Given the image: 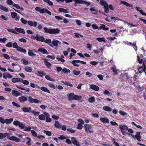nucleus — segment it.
I'll return each instance as SVG.
<instances>
[{
    "mask_svg": "<svg viewBox=\"0 0 146 146\" xmlns=\"http://www.w3.org/2000/svg\"><path fill=\"white\" fill-rule=\"evenodd\" d=\"M119 128L121 130V132L123 135H125L127 134L129 135L130 133L133 132V131L131 128H128L125 125H119Z\"/></svg>",
    "mask_w": 146,
    "mask_h": 146,
    "instance_id": "nucleus-1",
    "label": "nucleus"
},
{
    "mask_svg": "<svg viewBox=\"0 0 146 146\" xmlns=\"http://www.w3.org/2000/svg\"><path fill=\"white\" fill-rule=\"evenodd\" d=\"M66 3H68L74 1L77 4H84L88 5H90V3L82 0H65Z\"/></svg>",
    "mask_w": 146,
    "mask_h": 146,
    "instance_id": "nucleus-2",
    "label": "nucleus"
},
{
    "mask_svg": "<svg viewBox=\"0 0 146 146\" xmlns=\"http://www.w3.org/2000/svg\"><path fill=\"white\" fill-rule=\"evenodd\" d=\"M13 124L16 126H19L22 129H24L25 126V124L24 123L18 121H14Z\"/></svg>",
    "mask_w": 146,
    "mask_h": 146,
    "instance_id": "nucleus-3",
    "label": "nucleus"
},
{
    "mask_svg": "<svg viewBox=\"0 0 146 146\" xmlns=\"http://www.w3.org/2000/svg\"><path fill=\"white\" fill-rule=\"evenodd\" d=\"M13 48L17 49V50L21 52H23L24 53H25L26 52V50L24 49H23L19 46L16 42H14L13 44Z\"/></svg>",
    "mask_w": 146,
    "mask_h": 146,
    "instance_id": "nucleus-4",
    "label": "nucleus"
},
{
    "mask_svg": "<svg viewBox=\"0 0 146 146\" xmlns=\"http://www.w3.org/2000/svg\"><path fill=\"white\" fill-rule=\"evenodd\" d=\"M84 127L86 133H88L93 132V130L91 129L92 127L91 125L85 124L84 125Z\"/></svg>",
    "mask_w": 146,
    "mask_h": 146,
    "instance_id": "nucleus-5",
    "label": "nucleus"
},
{
    "mask_svg": "<svg viewBox=\"0 0 146 146\" xmlns=\"http://www.w3.org/2000/svg\"><path fill=\"white\" fill-rule=\"evenodd\" d=\"M141 132H136L135 135H134L130 133L129 134V135H131L133 138H135L140 141H141L140 139L141 138V136L140 135Z\"/></svg>",
    "mask_w": 146,
    "mask_h": 146,
    "instance_id": "nucleus-6",
    "label": "nucleus"
},
{
    "mask_svg": "<svg viewBox=\"0 0 146 146\" xmlns=\"http://www.w3.org/2000/svg\"><path fill=\"white\" fill-rule=\"evenodd\" d=\"M28 101L30 103H42V101L39 100H38L36 99H33L31 96L29 97Z\"/></svg>",
    "mask_w": 146,
    "mask_h": 146,
    "instance_id": "nucleus-7",
    "label": "nucleus"
},
{
    "mask_svg": "<svg viewBox=\"0 0 146 146\" xmlns=\"http://www.w3.org/2000/svg\"><path fill=\"white\" fill-rule=\"evenodd\" d=\"M27 23L29 26L31 27L34 26L35 27H36L37 25V23L35 21H28Z\"/></svg>",
    "mask_w": 146,
    "mask_h": 146,
    "instance_id": "nucleus-8",
    "label": "nucleus"
},
{
    "mask_svg": "<svg viewBox=\"0 0 146 146\" xmlns=\"http://www.w3.org/2000/svg\"><path fill=\"white\" fill-rule=\"evenodd\" d=\"M8 138L10 140L14 141L16 142H19L20 141L19 138L14 136L8 137Z\"/></svg>",
    "mask_w": 146,
    "mask_h": 146,
    "instance_id": "nucleus-9",
    "label": "nucleus"
},
{
    "mask_svg": "<svg viewBox=\"0 0 146 146\" xmlns=\"http://www.w3.org/2000/svg\"><path fill=\"white\" fill-rule=\"evenodd\" d=\"M100 120L103 123H109V119L106 117H100Z\"/></svg>",
    "mask_w": 146,
    "mask_h": 146,
    "instance_id": "nucleus-10",
    "label": "nucleus"
},
{
    "mask_svg": "<svg viewBox=\"0 0 146 146\" xmlns=\"http://www.w3.org/2000/svg\"><path fill=\"white\" fill-rule=\"evenodd\" d=\"M71 141L74 145L76 146H80L79 142L75 137H72L71 138Z\"/></svg>",
    "mask_w": 146,
    "mask_h": 146,
    "instance_id": "nucleus-11",
    "label": "nucleus"
},
{
    "mask_svg": "<svg viewBox=\"0 0 146 146\" xmlns=\"http://www.w3.org/2000/svg\"><path fill=\"white\" fill-rule=\"evenodd\" d=\"M36 40L39 41L43 42L44 40V38L42 36H40L38 34L36 35Z\"/></svg>",
    "mask_w": 146,
    "mask_h": 146,
    "instance_id": "nucleus-12",
    "label": "nucleus"
},
{
    "mask_svg": "<svg viewBox=\"0 0 146 146\" xmlns=\"http://www.w3.org/2000/svg\"><path fill=\"white\" fill-rule=\"evenodd\" d=\"M52 45H53L56 47H57L58 46V44H61V43L60 42L55 39L53 40L52 41Z\"/></svg>",
    "mask_w": 146,
    "mask_h": 146,
    "instance_id": "nucleus-13",
    "label": "nucleus"
},
{
    "mask_svg": "<svg viewBox=\"0 0 146 146\" xmlns=\"http://www.w3.org/2000/svg\"><path fill=\"white\" fill-rule=\"evenodd\" d=\"M43 114L46 116L45 119L46 120V121L47 122H50L51 119L49 118L50 116L49 114L45 112H43Z\"/></svg>",
    "mask_w": 146,
    "mask_h": 146,
    "instance_id": "nucleus-14",
    "label": "nucleus"
},
{
    "mask_svg": "<svg viewBox=\"0 0 146 146\" xmlns=\"http://www.w3.org/2000/svg\"><path fill=\"white\" fill-rule=\"evenodd\" d=\"M30 113L33 114L35 116H38L40 113V112L37 111L36 109L30 111Z\"/></svg>",
    "mask_w": 146,
    "mask_h": 146,
    "instance_id": "nucleus-15",
    "label": "nucleus"
},
{
    "mask_svg": "<svg viewBox=\"0 0 146 146\" xmlns=\"http://www.w3.org/2000/svg\"><path fill=\"white\" fill-rule=\"evenodd\" d=\"M15 30L16 31L19 33H22L23 34L25 33V32L24 30L22 29L15 27Z\"/></svg>",
    "mask_w": 146,
    "mask_h": 146,
    "instance_id": "nucleus-16",
    "label": "nucleus"
},
{
    "mask_svg": "<svg viewBox=\"0 0 146 146\" xmlns=\"http://www.w3.org/2000/svg\"><path fill=\"white\" fill-rule=\"evenodd\" d=\"M60 30L58 29H51L50 34H58Z\"/></svg>",
    "mask_w": 146,
    "mask_h": 146,
    "instance_id": "nucleus-17",
    "label": "nucleus"
},
{
    "mask_svg": "<svg viewBox=\"0 0 146 146\" xmlns=\"http://www.w3.org/2000/svg\"><path fill=\"white\" fill-rule=\"evenodd\" d=\"M38 51L44 54H48L47 52L46 49L45 48H40L38 49Z\"/></svg>",
    "mask_w": 146,
    "mask_h": 146,
    "instance_id": "nucleus-18",
    "label": "nucleus"
},
{
    "mask_svg": "<svg viewBox=\"0 0 146 146\" xmlns=\"http://www.w3.org/2000/svg\"><path fill=\"white\" fill-rule=\"evenodd\" d=\"M43 41L46 43L48 44L51 47H53V46L52 44L51 40L50 39H46V40L44 39Z\"/></svg>",
    "mask_w": 146,
    "mask_h": 146,
    "instance_id": "nucleus-19",
    "label": "nucleus"
},
{
    "mask_svg": "<svg viewBox=\"0 0 146 146\" xmlns=\"http://www.w3.org/2000/svg\"><path fill=\"white\" fill-rule=\"evenodd\" d=\"M138 70L139 73L141 74L142 73L143 71L145 72L146 70L145 66L144 65L143 66H141L138 68Z\"/></svg>",
    "mask_w": 146,
    "mask_h": 146,
    "instance_id": "nucleus-20",
    "label": "nucleus"
},
{
    "mask_svg": "<svg viewBox=\"0 0 146 146\" xmlns=\"http://www.w3.org/2000/svg\"><path fill=\"white\" fill-rule=\"evenodd\" d=\"M68 99L69 100H72L74 99V94L71 93L69 94L68 95Z\"/></svg>",
    "mask_w": 146,
    "mask_h": 146,
    "instance_id": "nucleus-21",
    "label": "nucleus"
},
{
    "mask_svg": "<svg viewBox=\"0 0 146 146\" xmlns=\"http://www.w3.org/2000/svg\"><path fill=\"white\" fill-rule=\"evenodd\" d=\"M35 9L36 11L39 12L40 13H43L44 12V9H41V8L39 7H36Z\"/></svg>",
    "mask_w": 146,
    "mask_h": 146,
    "instance_id": "nucleus-22",
    "label": "nucleus"
},
{
    "mask_svg": "<svg viewBox=\"0 0 146 146\" xmlns=\"http://www.w3.org/2000/svg\"><path fill=\"white\" fill-rule=\"evenodd\" d=\"M79 60H73L72 61L70 62L72 64H73V65L74 66H79V65L77 64L76 63H79Z\"/></svg>",
    "mask_w": 146,
    "mask_h": 146,
    "instance_id": "nucleus-23",
    "label": "nucleus"
},
{
    "mask_svg": "<svg viewBox=\"0 0 146 146\" xmlns=\"http://www.w3.org/2000/svg\"><path fill=\"white\" fill-rule=\"evenodd\" d=\"M31 108L30 107H24L22 108L23 111L25 112H29L31 111Z\"/></svg>",
    "mask_w": 146,
    "mask_h": 146,
    "instance_id": "nucleus-24",
    "label": "nucleus"
},
{
    "mask_svg": "<svg viewBox=\"0 0 146 146\" xmlns=\"http://www.w3.org/2000/svg\"><path fill=\"white\" fill-rule=\"evenodd\" d=\"M38 119L40 120H45L46 116L43 113L39 115Z\"/></svg>",
    "mask_w": 146,
    "mask_h": 146,
    "instance_id": "nucleus-25",
    "label": "nucleus"
},
{
    "mask_svg": "<svg viewBox=\"0 0 146 146\" xmlns=\"http://www.w3.org/2000/svg\"><path fill=\"white\" fill-rule=\"evenodd\" d=\"M90 88L93 90L95 91H98L99 89L98 86L94 85H91L90 86Z\"/></svg>",
    "mask_w": 146,
    "mask_h": 146,
    "instance_id": "nucleus-26",
    "label": "nucleus"
},
{
    "mask_svg": "<svg viewBox=\"0 0 146 146\" xmlns=\"http://www.w3.org/2000/svg\"><path fill=\"white\" fill-rule=\"evenodd\" d=\"M103 109L105 111H107L108 112L111 111L112 109L109 107L108 106H105L103 107Z\"/></svg>",
    "mask_w": 146,
    "mask_h": 146,
    "instance_id": "nucleus-27",
    "label": "nucleus"
},
{
    "mask_svg": "<svg viewBox=\"0 0 146 146\" xmlns=\"http://www.w3.org/2000/svg\"><path fill=\"white\" fill-rule=\"evenodd\" d=\"M99 29H103L104 30H108L109 29L108 27H106V26L104 25H101Z\"/></svg>",
    "mask_w": 146,
    "mask_h": 146,
    "instance_id": "nucleus-28",
    "label": "nucleus"
},
{
    "mask_svg": "<svg viewBox=\"0 0 146 146\" xmlns=\"http://www.w3.org/2000/svg\"><path fill=\"white\" fill-rule=\"evenodd\" d=\"M64 56L63 55L61 56L60 58H59L58 57H57L56 58V59L58 60L61 61L62 62H64L65 61V60L64 59Z\"/></svg>",
    "mask_w": 146,
    "mask_h": 146,
    "instance_id": "nucleus-29",
    "label": "nucleus"
},
{
    "mask_svg": "<svg viewBox=\"0 0 146 146\" xmlns=\"http://www.w3.org/2000/svg\"><path fill=\"white\" fill-rule=\"evenodd\" d=\"M8 135H9V134L7 133H5L3 134L0 133V139H3L6 136Z\"/></svg>",
    "mask_w": 146,
    "mask_h": 146,
    "instance_id": "nucleus-30",
    "label": "nucleus"
},
{
    "mask_svg": "<svg viewBox=\"0 0 146 146\" xmlns=\"http://www.w3.org/2000/svg\"><path fill=\"white\" fill-rule=\"evenodd\" d=\"M58 11L60 12H63L64 13H68V11L66 9L62 8H60L58 9Z\"/></svg>",
    "mask_w": 146,
    "mask_h": 146,
    "instance_id": "nucleus-31",
    "label": "nucleus"
},
{
    "mask_svg": "<svg viewBox=\"0 0 146 146\" xmlns=\"http://www.w3.org/2000/svg\"><path fill=\"white\" fill-rule=\"evenodd\" d=\"M55 127L58 128H60L61 127V125L60 124L59 122L58 121H56L55 123L54 124Z\"/></svg>",
    "mask_w": 146,
    "mask_h": 146,
    "instance_id": "nucleus-32",
    "label": "nucleus"
},
{
    "mask_svg": "<svg viewBox=\"0 0 146 146\" xmlns=\"http://www.w3.org/2000/svg\"><path fill=\"white\" fill-rule=\"evenodd\" d=\"M82 98V97L80 96L74 95V100H80Z\"/></svg>",
    "mask_w": 146,
    "mask_h": 146,
    "instance_id": "nucleus-33",
    "label": "nucleus"
},
{
    "mask_svg": "<svg viewBox=\"0 0 146 146\" xmlns=\"http://www.w3.org/2000/svg\"><path fill=\"white\" fill-rule=\"evenodd\" d=\"M26 139L27 140V141L26 143V144L29 146H30L31 145V139L29 137H27L26 138Z\"/></svg>",
    "mask_w": 146,
    "mask_h": 146,
    "instance_id": "nucleus-34",
    "label": "nucleus"
},
{
    "mask_svg": "<svg viewBox=\"0 0 146 146\" xmlns=\"http://www.w3.org/2000/svg\"><path fill=\"white\" fill-rule=\"evenodd\" d=\"M24 69L26 71L28 72H31L32 71V68L30 67L26 66Z\"/></svg>",
    "mask_w": 146,
    "mask_h": 146,
    "instance_id": "nucleus-35",
    "label": "nucleus"
},
{
    "mask_svg": "<svg viewBox=\"0 0 146 146\" xmlns=\"http://www.w3.org/2000/svg\"><path fill=\"white\" fill-rule=\"evenodd\" d=\"M37 74L38 75V76H40L41 77H43L44 76H45V73H44V72L42 71H37Z\"/></svg>",
    "mask_w": 146,
    "mask_h": 146,
    "instance_id": "nucleus-36",
    "label": "nucleus"
},
{
    "mask_svg": "<svg viewBox=\"0 0 146 146\" xmlns=\"http://www.w3.org/2000/svg\"><path fill=\"white\" fill-rule=\"evenodd\" d=\"M27 100V98L25 97L22 96L19 98V100L21 102L25 101Z\"/></svg>",
    "mask_w": 146,
    "mask_h": 146,
    "instance_id": "nucleus-37",
    "label": "nucleus"
},
{
    "mask_svg": "<svg viewBox=\"0 0 146 146\" xmlns=\"http://www.w3.org/2000/svg\"><path fill=\"white\" fill-rule=\"evenodd\" d=\"M28 54L29 56H36V54L31 50L29 49L28 50Z\"/></svg>",
    "mask_w": 146,
    "mask_h": 146,
    "instance_id": "nucleus-38",
    "label": "nucleus"
},
{
    "mask_svg": "<svg viewBox=\"0 0 146 146\" xmlns=\"http://www.w3.org/2000/svg\"><path fill=\"white\" fill-rule=\"evenodd\" d=\"M13 119L12 118L6 119L5 120V122L7 124L13 122Z\"/></svg>",
    "mask_w": 146,
    "mask_h": 146,
    "instance_id": "nucleus-39",
    "label": "nucleus"
},
{
    "mask_svg": "<svg viewBox=\"0 0 146 146\" xmlns=\"http://www.w3.org/2000/svg\"><path fill=\"white\" fill-rule=\"evenodd\" d=\"M62 72L64 73L67 74L70 72V71L68 69L64 68L62 70Z\"/></svg>",
    "mask_w": 146,
    "mask_h": 146,
    "instance_id": "nucleus-40",
    "label": "nucleus"
},
{
    "mask_svg": "<svg viewBox=\"0 0 146 146\" xmlns=\"http://www.w3.org/2000/svg\"><path fill=\"white\" fill-rule=\"evenodd\" d=\"M100 4L101 5L104 6V7L107 5L108 4L104 0H101L100 2Z\"/></svg>",
    "mask_w": 146,
    "mask_h": 146,
    "instance_id": "nucleus-41",
    "label": "nucleus"
},
{
    "mask_svg": "<svg viewBox=\"0 0 146 146\" xmlns=\"http://www.w3.org/2000/svg\"><path fill=\"white\" fill-rule=\"evenodd\" d=\"M12 94L13 96L17 97L21 95V94L19 92H12Z\"/></svg>",
    "mask_w": 146,
    "mask_h": 146,
    "instance_id": "nucleus-42",
    "label": "nucleus"
},
{
    "mask_svg": "<svg viewBox=\"0 0 146 146\" xmlns=\"http://www.w3.org/2000/svg\"><path fill=\"white\" fill-rule=\"evenodd\" d=\"M31 129V128L29 126H25L24 129L23 130L25 131H30Z\"/></svg>",
    "mask_w": 146,
    "mask_h": 146,
    "instance_id": "nucleus-43",
    "label": "nucleus"
},
{
    "mask_svg": "<svg viewBox=\"0 0 146 146\" xmlns=\"http://www.w3.org/2000/svg\"><path fill=\"white\" fill-rule=\"evenodd\" d=\"M12 81L14 83L19 82L20 81V80L19 78H14L12 79Z\"/></svg>",
    "mask_w": 146,
    "mask_h": 146,
    "instance_id": "nucleus-44",
    "label": "nucleus"
},
{
    "mask_svg": "<svg viewBox=\"0 0 146 146\" xmlns=\"http://www.w3.org/2000/svg\"><path fill=\"white\" fill-rule=\"evenodd\" d=\"M45 78L48 80L52 81H54V80L52 78H51L48 75H46L45 76Z\"/></svg>",
    "mask_w": 146,
    "mask_h": 146,
    "instance_id": "nucleus-45",
    "label": "nucleus"
},
{
    "mask_svg": "<svg viewBox=\"0 0 146 146\" xmlns=\"http://www.w3.org/2000/svg\"><path fill=\"white\" fill-rule=\"evenodd\" d=\"M96 40L99 42L103 41L104 42H106L105 39L104 37L98 38H96Z\"/></svg>",
    "mask_w": 146,
    "mask_h": 146,
    "instance_id": "nucleus-46",
    "label": "nucleus"
},
{
    "mask_svg": "<svg viewBox=\"0 0 146 146\" xmlns=\"http://www.w3.org/2000/svg\"><path fill=\"white\" fill-rule=\"evenodd\" d=\"M31 133L32 135L34 137H36L37 136V134L36 133L34 130H31Z\"/></svg>",
    "mask_w": 146,
    "mask_h": 146,
    "instance_id": "nucleus-47",
    "label": "nucleus"
},
{
    "mask_svg": "<svg viewBox=\"0 0 146 146\" xmlns=\"http://www.w3.org/2000/svg\"><path fill=\"white\" fill-rule=\"evenodd\" d=\"M104 12L106 13H108L109 11V10L108 9V4L107 5H106L104 7Z\"/></svg>",
    "mask_w": 146,
    "mask_h": 146,
    "instance_id": "nucleus-48",
    "label": "nucleus"
},
{
    "mask_svg": "<svg viewBox=\"0 0 146 146\" xmlns=\"http://www.w3.org/2000/svg\"><path fill=\"white\" fill-rule=\"evenodd\" d=\"M43 29L46 33L50 34L51 29H48L46 27H44L43 28Z\"/></svg>",
    "mask_w": 146,
    "mask_h": 146,
    "instance_id": "nucleus-49",
    "label": "nucleus"
},
{
    "mask_svg": "<svg viewBox=\"0 0 146 146\" xmlns=\"http://www.w3.org/2000/svg\"><path fill=\"white\" fill-rule=\"evenodd\" d=\"M62 82L64 83V84H65L67 86H71V87L72 86V84H70L69 82H64V81H62Z\"/></svg>",
    "mask_w": 146,
    "mask_h": 146,
    "instance_id": "nucleus-50",
    "label": "nucleus"
},
{
    "mask_svg": "<svg viewBox=\"0 0 146 146\" xmlns=\"http://www.w3.org/2000/svg\"><path fill=\"white\" fill-rule=\"evenodd\" d=\"M7 3L9 5H12L13 6V4H14L13 3V2L11 0H8L7 1Z\"/></svg>",
    "mask_w": 146,
    "mask_h": 146,
    "instance_id": "nucleus-51",
    "label": "nucleus"
},
{
    "mask_svg": "<svg viewBox=\"0 0 146 146\" xmlns=\"http://www.w3.org/2000/svg\"><path fill=\"white\" fill-rule=\"evenodd\" d=\"M7 30L8 31L11 33H12L16 34H18L15 31L14 29H7Z\"/></svg>",
    "mask_w": 146,
    "mask_h": 146,
    "instance_id": "nucleus-52",
    "label": "nucleus"
},
{
    "mask_svg": "<svg viewBox=\"0 0 146 146\" xmlns=\"http://www.w3.org/2000/svg\"><path fill=\"white\" fill-rule=\"evenodd\" d=\"M0 8L5 11H8V9L7 8L2 5H0Z\"/></svg>",
    "mask_w": 146,
    "mask_h": 146,
    "instance_id": "nucleus-53",
    "label": "nucleus"
},
{
    "mask_svg": "<svg viewBox=\"0 0 146 146\" xmlns=\"http://www.w3.org/2000/svg\"><path fill=\"white\" fill-rule=\"evenodd\" d=\"M122 3L123 4V5H125L126 6H127V7H132V5H131V6L130 5V4L127 2L126 1H122Z\"/></svg>",
    "mask_w": 146,
    "mask_h": 146,
    "instance_id": "nucleus-54",
    "label": "nucleus"
},
{
    "mask_svg": "<svg viewBox=\"0 0 146 146\" xmlns=\"http://www.w3.org/2000/svg\"><path fill=\"white\" fill-rule=\"evenodd\" d=\"M73 72L74 74L77 76L80 73V71H77L76 70H74L73 71Z\"/></svg>",
    "mask_w": 146,
    "mask_h": 146,
    "instance_id": "nucleus-55",
    "label": "nucleus"
},
{
    "mask_svg": "<svg viewBox=\"0 0 146 146\" xmlns=\"http://www.w3.org/2000/svg\"><path fill=\"white\" fill-rule=\"evenodd\" d=\"M119 114L122 116H124L127 115V113L125 112L120 110L119 111Z\"/></svg>",
    "mask_w": 146,
    "mask_h": 146,
    "instance_id": "nucleus-56",
    "label": "nucleus"
},
{
    "mask_svg": "<svg viewBox=\"0 0 146 146\" xmlns=\"http://www.w3.org/2000/svg\"><path fill=\"white\" fill-rule=\"evenodd\" d=\"M11 15L12 18H15L17 15V13L15 12H11Z\"/></svg>",
    "mask_w": 146,
    "mask_h": 146,
    "instance_id": "nucleus-57",
    "label": "nucleus"
},
{
    "mask_svg": "<svg viewBox=\"0 0 146 146\" xmlns=\"http://www.w3.org/2000/svg\"><path fill=\"white\" fill-rule=\"evenodd\" d=\"M112 141L113 142V144L115 145L116 146H120L119 143L117 142H116L114 139H113L112 140Z\"/></svg>",
    "mask_w": 146,
    "mask_h": 146,
    "instance_id": "nucleus-58",
    "label": "nucleus"
},
{
    "mask_svg": "<svg viewBox=\"0 0 146 146\" xmlns=\"http://www.w3.org/2000/svg\"><path fill=\"white\" fill-rule=\"evenodd\" d=\"M21 21L22 23L25 24H26L27 22L26 20H25L24 18H21Z\"/></svg>",
    "mask_w": 146,
    "mask_h": 146,
    "instance_id": "nucleus-59",
    "label": "nucleus"
},
{
    "mask_svg": "<svg viewBox=\"0 0 146 146\" xmlns=\"http://www.w3.org/2000/svg\"><path fill=\"white\" fill-rule=\"evenodd\" d=\"M111 70H112L113 72H114V73H115V74H117V70L116 69H115V66H113L111 68Z\"/></svg>",
    "mask_w": 146,
    "mask_h": 146,
    "instance_id": "nucleus-60",
    "label": "nucleus"
},
{
    "mask_svg": "<svg viewBox=\"0 0 146 146\" xmlns=\"http://www.w3.org/2000/svg\"><path fill=\"white\" fill-rule=\"evenodd\" d=\"M44 63L46 66H47L48 68H50L49 67L51 65V64L49 62L45 61H44Z\"/></svg>",
    "mask_w": 146,
    "mask_h": 146,
    "instance_id": "nucleus-61",
    "label": "nucleus"
},
{
    "mask_svg": "<svg viewBox=\"0 0 146 146\" xmlns=\"http://www.w3.org/2000/svg\"><path fill=\"white\" fill-rule=\"evenodd\" d=\"M44 132L45 133L46 135L48 136H50L51 135V133L50 131H44Z\"/></svg>",
    "mask_w": 146,
    "mask_h": 146,
    "instance_id": "nucleus-62",
    "label": "nucleus"
},
{
    "mask_svg": "<svg viewBox=\"0 0 146 146\" xmlns=\"http://www.w3.org/2000/svg\"><path fill=\"white\" fill-rule=\"evenodd\" d=\"M88 100L90 102H93L95 101V99L93 97H92L89 98Z\"/></svg>",
    "mask_w": 146,
    "mask_h": 146,
    "instance_id": "nucleus-63",
    "label": "nucleus"
},
{
    "mask_svg": "<svg viewBox=\"0 0 146 146\" xmlns=\"http://www.w3.org/2000/svg\"><path fill=\"white\" fill-rule=\"evenodd\" d=\"M12 43L11 42L8 43L5 46L7 47H11L12 46Z\"/></svg>",
    "mask_w": 146,
    "mask_h": 146,
    "instance_id": "nucleus-64",
    "label": "nucleus"
}]
</instances>
